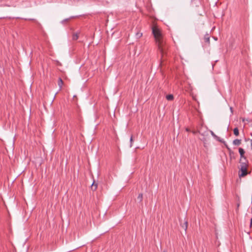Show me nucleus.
<instances>
[{"label": "nucleus", "mask_w": 252, "mask_h": 252, "mask_svg": "<svg viewBox=\"0 0 252 252\" xmlns=\"http://www.w3.org/2000/svg\"><path fill=\"white\" fill-rule=\"evenodd\" d=\"M152 32L158 49L162 57H163L164 51L166 50V47L165 46V41L163 38L161 31L157 26H155L152 28Z\"/></svg>", "instance_id": "nucleus-1"}, {"label": "nucleus", "mask_w": 252, "mask_h": 252, "mask_svg": "<svg viewBox=\"0 0 252 252\" xmlns=\"http://www.w3.org/2000/svg\"><path fill=\"white\" fill-rule=\"evenodd\" d=\"M248 174L246 165L245 164H243L241 166L240 172L239 173V177H243L246 176Z\"/></svg>", "instance_id": "nucleus-2"}, {"label": "nucleus", "mask_w": 252, "mask_h": 252, "mask_svg": "<svg viewBox=\"0 0 252 252\" xmlns=\"http://www.w3.org/2000/svg\"><path fill=\"white\" fill-rule=\"evenodd\" d=\"M239 152L240 155L241 156V158H244V154H245V151H244V149L241 148H240L239 149Z\"/></svg>", "instance_id": "nucleus-3"}, {"label": "nucleus", "mask_w": 252, "mask_h": 252, "mask_svg": "<svg viewBox=\"0 0 252 252\" xmlns=\"http://www.w3.org/2000/svg\"><path fill=\"white\" fill-rule=\"evenodd\" d=\"M233 144L235 145H240L241 144V140L240 139H235L233 141Z\"/></svg>", "instance_id": "nucleus-4"}, {"label": "nucleus", "mask_w": 252, "mask_h": 252, "mask_svg": "<svg viewBox=\"0 0 252 252\" xmlns=\"http://www.w3.org/2000/svg\"><path fill=\"white\" fill-rule=\"evenodd\" d=\"M58 84V86H59L60 88L61 89L63 85V82L61 78L59 79Z\"/></svg>", "instance_id": "nucleus-5"}, {"label": "nucleus", "mask_w": 252, "mask_h": 252, "mask_svg": "<svg viewBox=\"0 0 252 252\" xmlns=\"http://www.w3.org/2000/svg\"><path fill=\"white\" fill-rule=\"evenodd\" d=\"M204 40L205 42H207L208 43H210V37L209 36V34H206L204 36Z\"/></svg>", "instance_id": "nucleus-6"}, {"label": "nucleus", "mask_w": 252, "mask_h": 252, "mask_svg": "<svg viewBox=\"0 0 252 252\" xmlns=\"http://www.w3.org/2000/svg\"><path fill=\"white\" fill-rule=\"evenodd\" d=\"M166 99L168 100H172L174 98L173 95L172 94H168L166 96Z\"/></svg>", "instance_id": "nucleus-7"}, {"label": "nucleus", "mask_w": 252, "mask_h": 252, "mask_svg": "<svg viewBox=\"0 0 252 252\" xmlns=\"http://www.w3.org/2000/svg\"><path fill=\"white\" fill-rule=\"evenodd\" d=\"M78 37H79V33H74L73 35V37H72V38L74 40H76L78 39Z\"/></svg>", "instance_id": "nucleus-8"}, {"label": "nucleus", "mask_w": 252, "mask_h": 252, "mask_svg": "<svg viewBox=\"0 0 252 252\" xmlns=\"http://www.w3.org/2000/svg\"><path fill=\"white\" fill-rule=\"evenodd\" d=\"M137 199L140 202H141L143 200V194L142 193L139 194Z\"/></svg>", "instance_id": "nucleus-9"}, {"label": "nucleus", "mask_w": 252, "mask_h": 252, "mask_svg": "<svg viewBox=\"0 0 252 252\" xmlns=\"http://www.w3.org/2000/svg\"><path fill=\"white\" fill-rule=\"evenodd\" d=\"M187 224H188V222L186 220H184V222H183V225H182V227L185 229L186 230L187 228Z\"/></svg>", "instance_id": "nucleus-10"}, {"label": "nucleus", "mask_w": 252, "mask_h": 252, "mask_svg": "<svg viewBox=\"0 0 252 252\" xmlns=\"http://www.w3.org/2000/svg\"><path fill=\"white\" fill-rule=\"evenodd\" d=\"M233 132H234V134L236 136H238L239 134V130H238V128H235L233 130Z\"/></svg>", "instance_id": "nucleus-11"}, {"label": "nucleus", "mask_w": 252, "mask_h": 252, "mask_svg": "<svg viewBox=\"0 0 252 252\" xmlns=\"http://www.w3.org/2000/svg\"><path fill=\"white\" fill-rule=\"evenodd\" d=\"M91 188L92 190H95L97 188V185L93 183V184L92 185Z\"/></svg>", "instance_id": "nucleus-12"}, {"label": "nucleus", "mask_w": 252, "mask_h": 252, "mask_svg": "<svg viewBox=\"0 0 252 252\" xmlns=\"http://www.w3.org/2000/svg\"><path fill=\"white\" fill-rule=\"evenodd\" d=\"M237 206V211H238L239 207L240 206V203H238Z\"/></svg>", "instance_id": "nucleus-13"}, {"label": "nucleus", "mask_w": 252, "mask_h": 252, "mask_svg": "<svg viewBox=\"0 0 252 252\" xmlns=\"http://www.w3.org/2000/svg\"><path fill=\"white\" fill-rule=\"evenodd\" d=\"M250 227H252V218L251 220Z\"/></svg>", "instance_id": "nucleus-14"}, {"label": "nucleus", "mask_w": 252, "mask_h": 252, "mask_svg": "<svg viewBox=\"0 0 252 252\" xmlns=\"http://www.w3.org/2000/svg\"><path fill=\"white\" fill-rule=\"evenodd\" d=\"M137 36H138V37H141V36H142V33H139H139H138V34H137Z\"/></svg>", "instance_id": "nucleus-15"}, {"label": "nucleus", "mask_w": 252, "mask_h": 252, "mask_svg": "<svg viewBox=\"0 0 252 252\" xmlns=\"http://www.w3.org/2000/svg\"><path fill=\"white\" fill-rule=\"evenodd\" d=\"M201 139V140L204 141L206 140V138H204L203 139Z\"/></svg>", "instance_id": "nucleus-16"}, {"label": "nucleus", "mask_w": 252, "mask_h": 252, "mask_svg": "<svg viewBox=\"0 0 252 252\" xmlns=\"http://www.w3.org/2000/svg\"><path fill=\"white\" fill-rule=\"evenodd\" d=\"M192 132H193V133H194V134H195V133H196V131H192Z\"/></svg>", "instance_id": "nucleus-17"}, {"label": "nucleus", "mask_w": 252, "mask_h": 252, "mask_svg": "<svg viewBox=\"0 0 252 252\" xmlns=\"http://www.w3.org/2000/svg\"><path fill=\"white\" fill-rule=\"evenodd\" d=\"M130 141H132V137H131V138H130Z\"/></svg>", "instance_id": "nucleus-18"}, {"label": "nucleus", "mask_w": 252, "mask_h": 252, "mask_svg": "<svg viewBox=\"0 0 252 252\" xmlns=\"http://www.w3.org/2000/svg\"><path fill=\"white\" fill-rule=\"evenodd\" d=\"M198 132L199 133H200V130H198Z\"/></svg>", "instance_id": "nucleus-19"}, {"label": "nucleus", "mask_w": 252, "mask_h": 252, "mask_svg": "<svg viewBox=\"0 0 252 252\" xmlns=\"http://www.w3.org/2000/svg\"><path fill=\"white\" fill-rule=\"evenodd\" d=\"M163 252H166V251H163Z\"/></svg>", "instance_id": "nucleus-20"}]
</instances>
